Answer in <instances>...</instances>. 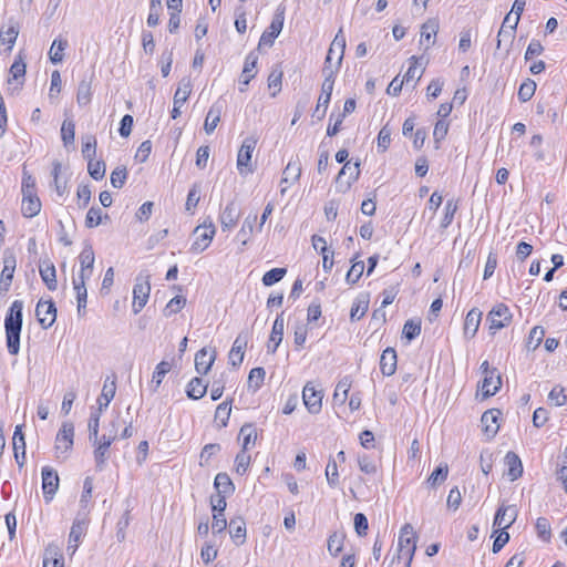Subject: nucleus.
I'll use <instances>...</instances> for the list:
<instances>
[{"mask_svg": "<svg viewBox=\"0 0 567 567\" xmlns=\"http://www.w3.org/2000/svg\"><path fill=\"white\" fill-rule=\"evenodd\" d=\"M192 92V82L188 78H183L178 87L174 94V106L172 110V118H177L181 115V107L187 101L189 94Z\"/></svg>", "mask_w": 567, "mask_h": 567, "instance_id": "2eb2a0df", "label": "nucleus"}, {"mask_svg": "<svg viewBox=\"0 0 567 567\" xmlns=\"http://www.w3.org/2000/svg\"><path fill=\"white\" fill-rule=\"evenodd\" d=\"M239 437H243V451H246L250 444H255L257 432L251 423H246L240 427Z\"/></svg>", "mask_w": 567, "mask_h": 567, "instance_id": "a19ab883", "label": "nucleus"}, {"mask_svg": "<svg viewBox=\"0 0 567 567\" xmlns=\"http://www.w3.org/2000/svg\"><path fill=\"white\" fill-rule=\"evenodd\" d=\"M171 369H172V364L167 361H161L156 365V368L153 372L152 381H151V385H150L152 392H156L158 390V388L162 384L163 379L171 371Z\"/></svg>", "mask_w": 567, "mask_h": 567, "instance_id": "f704fd0d", "label": "nucleus"}, {"mask_svg": "<svg viewBox=\"0 0 567 567\" xmlns=\"http://www.w3.org/2000/svg\"><path fill=\"white\" fill-rule=\"evenodd\" d=\"M41 474L43 496L47 502H50L59 488V475L56 471L50 466H44Z\"/></svg>", "mask_w": 567, "mask_h": 567, "instance_id": "4468645a", "label": "nucleus"}, {"mask_svg": "<svg viewBox=\"0 0 567 567\" xmlns=\"http://www.w3.org/2000/svg\"><path fill=\"white\" fill-rule=\"evenodd\" d=\"M266 371L264 368H254L248 375V388L257 391L264 383Z\"/></svg>", "mask_w": 567, "mask_h": 567, "instance_id": "49530a36", "label": "nucleus"}, {"mask_svg": "<svg viewBox=\"0 0 567 567\" xmlns=\"http://www.w3.org/2000/svg\"><path fill=\"white\" fill-rule=\"evenodd\" d=\"M369 307V296L360 295L352 305L350 318L352 321L361 319Z\"/></svg>", "mask_w": 567, "mask_h": 567, "instance_id": "e433bc0d", "label": "nucleus"}, {"mask_svg": "<svg viewBox=\"0 0 567 567\" xmlns=\"http://www.w3.org/2000/svg\"><path fill=\"white\" fill-rule=\"evenodd\" d=\"M502 386V378L499 373L489 372L483 378L481 390L483 398H489L497 393Z\"/></svg>", "mask_w": 567, "mask_h": 567, "instance_id": "bb28decb", "label": "nucleus"}, {"mask_svg": "<svg viewBox=\"0 0 567 567\" xmlns=\"http://www.w3.org/2000/svg\"><path fill=\"white\" fill-rule=\"evenodd\" d=\"M91 97H92L91 81L82 80L78 86L76 103L81 107L86 106L87 104H90Z\"/></svg>", "mask_w": 567, "mask_h": 567, "instance_id": "4c0bfd02", "label": "nucleus"}, {"mask_svg": "<svg viewBox=\"0 0 567 567\" xmlns=\"http://www.w3.org/2000/svg\"><path fill=\"white\" fill-rule=\"evenodd\" d=\"M505 464L507 466V475L511 481H516L523 474V464L519 456L515 452H507L505 455Z\"/></svg>", "mask_w": 567, "mask_h": 567, "instance_id": "c756f323", "label": "nucleus"}, {"mask_svg": "<svg viewBox=\"0 0 567 567\" xmlns=\"http://www.w3.org/2000/svg\"><path fill=\"white\" fill-rule=\"evenodd\" d=\"M86 532V522L85 519H75L72 524L70 535H69V544L66 550L73 555L78 547L81 538L84 536Z\"/></svg>", "mask_w": 567, "mask_h": 567, "instance_id": "4be33fe9", "label": "nucleus"}, {"mask_svg": "<svg viewBox=\"0 0 567 567\" xmlns=\"http://www.w3.org/2000/svg\"><path fill=\"white\" fill-rule=\"evenodd\" d=\"M447 464H440L427 478V483L431 485V487H436L447 478Z\"/></svg>", "mask_w": 567, "mask_h": 567, "instance_id": "de8ad7c7", "label": "nucleus"}, {"mask_svg": "<svg viewBox=\"0 0 567 567\" xmlns=\"http://www.w3.org/2000/svg\"><path fill=\"white\" fill-rule=\"evenodd\" d=\"M519 21L518 16H513L512 13H507L505 17L497 35H508L511 32L515 31L517 23Z\"/></svg>", "mask_w": 567, "mask_h": 567, "instance_id": "052dcab7", "label": "nucleus"}, {"mask_svg": "<svg viewBox=\"0 0 567 567\" xmlns=\"http://www.w3.org/2000/svg\"><path fill=\"white\" fill-rule=\"evenodd\" d=\"M35 316L42 328H50L56 319L55 303L51 299L47 301L40 299L35 308Z\"/></svg>", "mask_w": 567, "mask_h": 567, "instance_id": "f8f14e48", "label": "nucleus"}, {"mask_svg": "<svg viewBox=\"0 0 567 567\" xmlns=\"http://www.w3.org/2000/svg\"><path fill=\"white\" fill-rule=\"evenodd\" d=\"M360 176V163L355 162L351 165L350 162H346L339 172L336 184L339 190L347 192L352 183H354Z\"/></svg>", "mask_w": 567, "mask_h": 567, "instance_id": "0eeeda50", "label": "nucleus"}, {"mask_svg": "<svg viewBox=\"0 0 567 567\" xmlns=\"http://www.w3.org/2000/svg\"><path fill=\"white\" fill-rule=\"evenodd\" d=\"M61 138L64 146L73 145L75 138V125L73 121L65 120L61 127Z\"/></svg>", "mask_w": 567, "mask_h": 567, "instance_id": "8fccbe9b", "label": "nucleus"}, {"mask_svg": "<svg viewBox=\"0 0 567 567\" xmlns=\"http://www.w3.org/2000/svg\"><path fill=\"white\" fill-rule=\"evenodd\" d=\"M416 550V535L411 524H405L398 539V560L405 558V566L411 567L414 553Z\"/></svg>", "mask_w": 567, "mask_h": 567, "instance_id": "f03ea898", "label": "nucleus"}, {"mask_svg": "<svg viewBox=\"0 0 567 567\" xmlns=\"http://www.w3.org/2000/svg\"><path fill=\"white\" fill-rule=\"evenodd\" d=\"M257 220V214H249L244 223H243V226L240 228V230L238 231V237H240L243 239V244L246 245L248 239L250 238L252 231H254V225Z\"/></svg>", "mask_w": 567, "mask_h": 567, "instance_id": "a18cd8bd", "label": "nucleus"}, {"mask_svg": "<svg viewBox=\"0 0 567 567\" xmlns=\"http://www.w3.org/2000/svg\"><path fill=\"white\" fill-rule=\"evenodd\" d=\"M326 478L330 487L336 488L339 486V473L337 460L330 457L326 467Z\"/></svg>", "mask_w": 567, "mask_h": 567, "instance_id": "c03bdc74", "label": "nucleus"}, {"mask_svg": "<svg viewBox=\"0 0 567 567\" xmlns=\"http://www.w3.org/2000/svg\"><path fill=\"white\" fill-rule=\"evenodd\" d=\"M230 526V537L235 542L236 545L244 544L246 539V523L241 517L233 518L229 523Z\"/></svg>", "mask_w": 567, "mask_h": 567, "instance_id": "473e14b6", "label": "nucleus"}, {"mask_svg": "<svg viewBox=\"0 0 567 567\" xmlns=\"http://www.w3.org/2000/svg\"><path fill=\"white\" fill-rule=\"evenodd\" d=\"M223 105L219 103H215L209 109L206 120L204 123V130L207 134H212L214 130L216 128L217 124L220 121Z\"/></svg>", "mask_w": 567, "mask_h": 567, "instance_id": "72a5a7b5", "label": "nucleus"}, {"mask_svg": "<svg viewBox=\"0 0 567 567\" xmlns=\"http://www.w3.org/2000/svg\"><path fill=\"white\" fill-rule=\"evenodd\" d=\"M216 233L214 224L210 221L209 225L197 226L194 230L196 235L195 241L192 244L190 250L193 252L204 251L212 243Z\"/></svg>", "mask_w": 567, "mask_h": 567, "instance_id": "6e6552de", "label": "nucleus"}, {"mask_svg": "<svg viewBox=\"0 0 567 567\" xmlns=\"http://www.w3.org/2000/svg\"><path fill=\"white\" fill-rule=\"evenodd\" d=\"M258 62V55L255 52H250L245 60L244 69L239 79V91L245 92L246 86L255 78L256 72L254 71Z\"/></svg>", "mask_w": 567, "mask_h": 567, "instance_id": "a211bd4d", "label": "nucleus"}, {"mask_svg": "<svg viewBox=\"0 0 567 567\" xmlns=\"http://www.w3.org/2000/svg\"><path fill=\"white\" fill-rule=\"evenodd\" d=\"M363 270H364L363 261L353 262L346 276L347 284L354 285L362 276Z\"/></svg>", "mask_w": 567, "mask_h": 567, "instance_id": "680f3d73", "label": "nucleus"}, {"mask_svg": "<svg viewBox=\"0 0 567 567\" xmlns=\"http://www.w3.org/2000/svg\"><path fill=\"white\" fill-rule=\"evenodd\" d=\"M216 350L210 353L206 348L200 349L195 355V369L198 374L206 375L216 360Z\"/></svg>", "mask_w": 567, "mask_h": 567, "instance_id": "6ab92c4d", "label": "nucleus"}, {"mask_svg": "<svg viewBox=\"0 0 567 567\" xmlns=\"http://www.w3.org/2000/svg\"><path fill=\"white\" fill-rule=\"evenodd\" d=\"M102 411L99 409L93 412L89 419V440L91 443L97 442V434H99V427H100V416Z\"/></svg>", "mask_w": 567, "mask_h": 567, "instance_id": "864d4df0", "label": "nucleus"}, {"mask_svg": "<svg viewBox=\"0 0 567 567\" xmlns=\"http://www.w3.org/2000/svg\"><path fill=\"white\" fill-rule=\"evenodd\" d=\"M151 292V284L148 281V277L144 280H141L140 277L136 278V282L133 288V305L132 309L135 315L140 313L142 309L147 303L148 297Z\"/></svg>", "mask_w": 567, "mask_h": 567, "instance_id": "1a4fd4ad", "label": "nucleus"}, {"mask_svg": "<svg viewBox=\"0 0 567 567\" xmlns=\"http://www.w3.org/2000/svg\"><path fill=\"white\" fill-rule=\"evenodd\" d=\"M39 272L47 288L51 291H54L58 287L56 270L54 265L49 259L40 260Z\"/></svg>", "mask_w": 567, "mask_h": 567, "instance_id": "412c9836", "label": "nucleus"}, {"mask_svg": "<svg viewBox=\"0 0 567 567\" xmlns=\"http://www.w3.org/2000/svg\"><path fill=\"white\" fill-rule=\"evenodd\" d=\"M449 132V123L445 120H439L435 123L433 131V138L436 144V148L440 147V143L445 138Z\"/></svg>", "mask_w": 567, "mask_h": 567, "instance_id": "0e129e2a", "label": "nucleus"}, {"mask_svg": "<svg viewBox=\"0 0 567 567\" xmlns=\"http://www.w3.org/2000/svg\"><path fill=\"white\" fill-rule=\"evenodd\" d=\"M286 272V268H272L262 276L261 281L266 287H270L279 282L285 277Z\"/></svg>", "mask_w": 567, "mask_h": 567, "instance_id": "603ef678", "label": "nucleus"}, {"mask_svg": "<svg viewBox=\"0 0 567 567\" xmlns=\"http://www.w3.org/2000/svg\"><path fill=\"white\" fill-rule=\"evenodd\" d=\"M230 412L231 406L229 402H223L217 406L215 412V420L220 422V426L225 427L227 425Z\"/></svg>", "mask_w": 567, "mask_h": 567, "instance_id": "e2e57ef3", "label": "nucleus"}, {"mask_svg": "<svg viewBox=\"0 0 567 567\" xmlns=\"http://www.w3.org/2000/svg\"><path fill=\"white\" fill-rule=\"evenodd\" d=\"M346 50V38H333V41L330 44L328 50L324 66H323V75L326 76V71L328 72V68H332L334 74L338 72L343 54Z\"/></svg>", "mask_w": 567, "mask_h": 567, "instance_id": "39448f33", "label": "nucleus"}, {"mask_svg": "<svg viewBox=\"0 0 567 567\" xmlns=\"http://www.w3.org/2000/svg\"><path fill=\"white\" fill-rule=\"evenodd\" d=\"M214 487L217 489V494L225 496L233 494L235 491V485L227 473H218L215 476Z\"/></svg>", "mask_w": 567, "mask_h": 567, "instance_id": "c9c22d12", "label": "nucleus"}, {"mask_svg": "<svg viewBox=\"0 0 567 567\" xmlns=\"http://www.w3.org/2000/svg\"><path fill=\"white\" fill-rule=\"evenodd\" d=\"M512 312L505 303H497L492 308L487 315V321L489 322V330L495 333L509 324L512 321Z\"/></svg>", "mask_w": 567, "mask_h": 567, "instance_id": "423d86ee", "label": "nucleus"}, {"mask_svg": "<svg viewBox=\"0 0 567 567\" xmlns=\"http://www.w3.org/2000/svg\"><path fill=\"white\" fill-rule=\"evenodd\" d=\"M41 210V202L40 199H29L22 200L21 212L22 215L27 218H32L37 216Z\"/></svg>", "mask_w": 567, "mask_h": 567, "instance_id": "13d9d810", "label": "nucleus"}, {"mask_svg": "<svg viewBox=\"0 0 567 567\" xmlns=\"http://www.w3.org/2000/svg\"><path fill=\"white\" fill-rule=\"evenodd\" d=\"M518 511L514 505H501L494 517V526L506 530L516 520Z\"/></svg>", "mask_w": 567, "mask_h": 567, "instance_id": "dca6fc26", "label": "nucleus"}, {"mask_svg": "<svg viewBox=\"0 0 567 567\" xmlns=\"http://www.w3.org/2000/svg\"><path fill=\"white\" fill-rule=\"evenodd\" d=\"M66 47H68L66 39L58 38L53 41V43L50 48V51H49V56H50V60L52 63L56 64V63L62 62L63 56H64L63 51L65 50Z\"/></svg>", "mask_w": 567, "mask_h": 567, "instance_id": "58836bf2", "label": "nucleus"}, {"mask_svg": "<svg viewBox=\"0 0 567 567\" xmlns=\"http://www.w3.org/2000/svg\"><path fill=\"white\" fill-rule=\"evenodd\" d=\"M96 144V138L94 135L87 134L82 137V155L86 161L95 157Z\"/></svg>", "mask_w": 567, "mask_h": 567, "instance_id": "37998d69", "label": "nucleus"}, {"mask_svg": "<svg viewBox=\"0 0 567 567\" xmlns=\"http://www.w3.org/2000/svg\"><path fill=\"white\" fill-rule=\"evenodd\" d=\"M102 221V209L100 207L93 206L89 209L85 217V226L87 228L96 227Z\"/></svg>", "mask_w": 567, "mask_h": 567, "instance_id": "338daca9", "label": "nucleus"}, {"mask_svg": "<svg viewBox=\"0 0 567 567\" xmlns=\"http://www.w3.org/2000/svg\"><path fill=\"white\" fill-rule=\"evenodd\" d=\"M421 333V320H408L402 330V334L409 341L414 340Z\"/></svg>", "mask_w": 567, "mask_h": 567, "instance_id": "5fc2aeb1", "label": "nucleus"}, {"mask_svg": "<svg viewBox=\"0 0 567 567\" xmlns=\"http://www.w3.org/2000/svg\"><path fill=\"white\" fill-rule=\"evenodd\" d=\"M43 567H64V559L62 555H58L56 551L47 549L43 559Z\"/></svg>", "mask_w": 567, "mask_h": 567, "instance_id": "69168bd1", "label": "nucleus"}, {"mask_svg": "<svg viewBox=\"0 0 567 567\" xmlns=\"http://www.w3.org/2000/svg\"><path fill=\"white\" fill-rule=\"evenodd\" d=\"M285 7L278 6L274 16L270 25L262 32L261 35H279L285 21Z\"/></svg>", "mask_w": 567, "mask_h": 567, "instance_id": "7c9ffc66", "label": "nucleus"}, {"mask_svg": "<svg viewBox=\"0 0 567 567\" xmlns=\"http://www.w3.org/2000/svg\"><path fill=\"white\" fill-rule=\"evenodd\" d=\"M239 217H240V212L238 210L235 202H229L226 205V207L224 208V210L221 212L220 217H219L220 224H221V229L225 231V230H229L233 227H235Z\"/></svg>", "mask_w": 567, "mask_h": 567, "instance_id": "393cba45", "label": "nucleus"}, {"mask_svg": "<svg viewBox=\"0 0 567 567\" xmlns=\"http://www.w3.org/2000/svg\"><path fill=\"white\" fill-rule=\"evenodd\" d=\"M17 267L16 256L10 251H4L3 269L0 275V295H6L12 284L13 275Z\"/></svg>", "mask_w": 567, "mask_h": 567, "instance_id": "9d476101", "label": "nucleus"}, {"mask_svg": "<svg viewBox=\"0 0 567 567\" xmlns=\"http://www.w3.org/2000/svg\"><path fill=\"white\" fill-rule=\"evenodd\" d=\"M114 441L115 439L112 435H109L107 432H104L101 437L97 435L96 443H92L95 446L94 460L96 468L99 471H102L104 468L106 460L109 457V449Z\"/></svg>", "mask_w": 567, "mask_h": 567, "instance_id": "ddd939ff", "label": "nucleus"}, {"mask_svg": "<svg viewBox=\"0 0 567 567\" xmlns=\"http://www.w3.org/2000/svg\"><path fill=\"white\" fill-rule=\"evenodd\" d=\"M116 393V377L113 375L112 380L107 377L104 381L101 395L97 399L99 410H105L110 402L114 399Z\"/></svg>", "mask_w": 567, "mask_h": 567, "instance_id": "a878e982", "label": "nucleus"}, {"mask_svg": "<svg viewBox=\"0 0 567 567\" xmlns=\"http://www.w3.org/2000/svg\"><path fill=\"white\" fill-rule=\"evenodd\" d=\"M482 319V311L477 308L471 309L464 321V337L472 339L475 337Z\"/></svg>", "mask_w": 567, "mask_h": 567, "instance_id": "cd10ccee", "label": "nucleus"}, {"mask_svg": "<svg viewBox=\"0 0 567 567\" xmlns=\"http://www.w3.org/2000/svg\"><path fill=\"white\" fill-rule=\"evenodd\" d=\"M186 305V298L183 296H176L172 298L163 310V315L167 318L174 313L179 312Z\"/></svg>", "mask_w": 567, "mask_h": 567, "instance_id": "09e8293b", "label": "nucleus"}, {"mask_svg": "<svg viewBox=\"0 0 567 567\" xmlns=\"http://www.w3.org/2000/svg\"><path fill=\"white\" fill-rule=\"evenodd\" d=\"M322 391L317 390L311 382H308L302 390L303 404L311 414H318L322 408Z\"/></svg>", "mask_w": 567, "mask_h": 567, "instance_id": "9b49d317", "label": "nucleus"}, {"mask_svg": "<svg viewBox=\"0 0 567 567\" xmlns=\"http://www.w3.org/2000/svg\"><path fill=\"white\" fill-rule=\"evenodd\" d=\"M301 175V165L299 161H290L282 173L281 184L297 182Z\"/></svg>", "mask_w": 567, "mask_h": 567, "instance_id": "ea45409f", "label": "nucleus"}, {"mask_svg": "<svg viewBox=\"0 0 567 567\" xmlns=\"http://www.w3.org/2000/svg\"><path fill=\"white\" fill-rule=\"evenodd\" d=\"M74 425L71 422H64L56 434L55 449L62 453L70 451L73 446Z\"/></svg>", "mask_w": 567, "mask_h": 567, "instance_id": "f3484780", "label": "nucleus"}, {"mask_svg": "<svg viewBox=\"0 0 567 567\" xmlns=\"http://www.w3.org/2000/svg\"><path fill=\"white\" fill-rule=\"evenodd\" d=\"M22 310L23 302L21 300H14L10 306L4 319L7 348L9 353L12 355L18 354L20 350Z\"/></svg>", "mask_w": 567, "mask_h": 567, "instance_id": "f257e3e1", "label": "nucleus"}, {"mask_svg": "<svg viewBox=\"0 0 567 567\" xmlns=\"http://www.w3.org/2000/svg\"><path fill=\"white\" fill-rule=\"evenodd\" d=\"M257 145V137L248 136L244 140L237 155V168L241 175L251 174L254 167L251 166L252 152Z\"/></svg>", "mask_w": 567, "mask_h": 567, "instance_id": "20e7f679", "label": "nucleus"}, {"mask_svg": "<svg viewBox=\"0 0 567 567\" xmlns=\"http://www.w3.org/2000/svg\"><path fill=\"white\" fill-rule=\"evenodd\" d=\"M208 384L199 377L193 378L186 388V394L192 400L202 399L207 391Z\"/></svg>", "mask_w": 567, "mask_h": 567, "instance_id": "2f4dec72", "label": "nucleus"}, {"mask_svg": "<svg viewBox=\"0 0 567 567\" xmlns=\"http://www.w3.org/2000/svg\"><path fill=\"white\" fill-rule=\"evenodd\" d=\"M328 72L326 71V76L322 82L321 94L312 114V117H316L318 121H321L324 117L333 91L334 71L332 68H328Z\"/></svg>", "mask_w": 567, "mask_h": 567, "instance_id": "7ed1b4c3", "label": "nucleus"}, {"mask_svg": "<svg viewBox=\"0 0 567 567\" xmlns=\"http://www.w3.org/2000/svg\"><path fill=\"white\" fill-rule=\"evenodd\" d=\"M87 172L93 179L100 181L105 175V163L103 161H94V158L89 159Z\"/></svg>", "mask_w": 567, "mask_h": 567, "instance_id": "6e6d98bb", "label": "nucleus"}, {"mask_svg": "<svg viewBox=\"0 0 567 567\" xmlns=\"http://www.w3.org/2000/svg\"><path fill=\"white\" fill-rule=\"evenodd\" d=\"M422 59H423L422 56L417 58L415 55L410 58L411 65L402 79V80H404L405 84H409L411 81H414L416 83L421 79L422 71L417 72V64H419V61Z\"/></svg>", "mask_w": 567, "mask_h": 567, "instance_id": "3c124183", "label": "nucleus"}, {"mask_svg": "<svg viewBox=\"0 0 567 567\" xmlns=\"http://www.w3.org/2000/svg\"><path fill=\"white\" fill-rule=\"evenodd\" d=\"M548 399L555 403L556 406H563L567 403V395L561 385H555L548 394Z\"/></svg>", "mask_w": 567, "mask_h": 567, "instance_id": "774afa93", "label": "nucleus"}, {"mask_svg": "<svg viewBox=\"0 0 567 567\" xmlns=\"http://www.w3.org/2000/svg\"><path fill=\"white\" fill-rule=\"evenodd\" d=\"M12 441L16 462L19 467H22L25 462V441L22 425L16 426Z\"/></svg>", "mask_w": 567, "mask_h": 567, "instance_id": "b1692460", "label": "nucleus"}, {"mask_svg": "<svg viewBox=\"0 0 567 567\" xmlns=\"http://www.w3.org/2000/svg\"><path fill=\"white\" fill-rule=\"evenodd\" d=\"M501 415V411L497 409H492L483 413L481 417L482 426L484 433L488 439H492L498 432V416Z\"/></svg>", "mask_w": 567, "mask_h": 567, "instance_id": "5701e85b", "label": "nucleus"}, {"mask_svg": "<svg viewBox=\"0 0 567 567\" xmlns=\"http://www.w3.org/2000/svg\"><path fill=\"white\" fill-rule=\"evenodd\" d=\"M396 352L393 348L383 350L380 358V370L383 375L390 377L396 370Z\"/></svg>", "mask_w": 567, "mask_h": 567, "instance_id": "c85d7f7f", "label": "nucleus"}, {"mask_svg": "<svg viewBox=\"0 0 567 567\" xmlns=\"http://www.w3.org/2000/svg\"><path fill=\"white\" fill-rule=\"evenodd\" d=\"M284 330H285V319H284V311L277 316L275 319L271 333L269 337V342L267 344V351L269 353H275L278 346L282 341L284 337Z\"/></svg>", "mask_w": 567, "mask_h": 567, "instance_id": "aec40b11", "label": "nucleus"}, {"mask_svg": "<svg viewBox=\"0 0 567 567\" xmlns=\"http://www.w3.org/2000/svg\"><path fill=\"white\" fill-rule=\"evenodd\" d=\"M535 91H536V83L533 80L527 79L519 86V90L517 93L519 101H522V102L529 101L533 97V95L535 94Z\"/></svg>", "mask_w": 567, "mask_h": 567, "instance_id": "4d7b16f0", "label": "nucleus"}, {"mask_svg": "<svg viewBox=\"0 0 567 567\" xmlns=\"http://www.w3.org/2000/svg\"><path fill=\"white\" fill-rule=\"evenodd\" d=\"M344 536L339 533H333L328 539V550L332 556H338L343 548Z\"/></svg>", "mask_w": 567, "mask_h": 567, "instance_id": "bf43d9fd", "label": "nucleus"}, {"mask_svg": "<svg viewBox=\"0 0 567 567\" xmlns=\"http://www.w3.org/2000/svg\"><path fill=\"white\" fill-rule=\"evenodd\" d=\"M351 388V380L349 377H344L339 381L333 393V400L343 404L348 398L349 390Z\"/></svg>", "mask_w": 567, "mask_h": 567, "instance_id": "79ce46f5", "label": "nucleus"}]
</instances>
